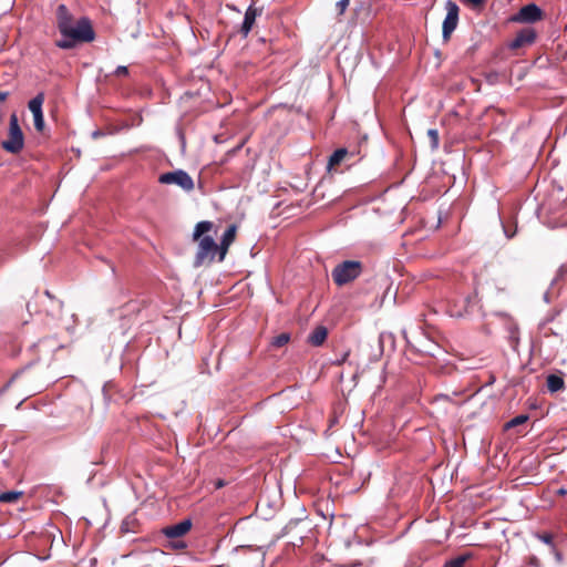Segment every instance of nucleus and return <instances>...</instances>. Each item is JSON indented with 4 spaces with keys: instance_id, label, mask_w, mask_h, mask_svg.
I'll return each mask as SVG.
<instances>
[{
    "instance_id": "obj_1",
    "label": "nucleus",
    "mask_w": 567,
    "mask_h": 567,
    "mask_svg": "<svg viewBox=\"0 0 567 567\" xmlns=\"http://www.w3.org/2000/svg\"><path fill=\"white\" fill-rule=\"evenodd\" d=\"M59 32L62 39L56 40L55 45L62 50H71L78 43H89L95 39L92 22L86 17L76 20L75 25L72 28H69L65 21L59 23Z\"/></svg>"
},
{
    "instance_id": "obj_2",
    "label": "nucleus",
    "mask_w": 567,
    "mask_h": 567,
    "mask_svg": "<svg viewBox=\"0 0 567 567\" xmlns=\"http://www.w3.org/2000/svg\"><path fill=\"white\" fill-rule=\"evenodd\" d=\"M192 520L189 518L183 519L177 524L166 526L162 529V534L168 539V547L175 550L186 548V543L182 539L192 528Z\"/></svg>"
},
{
    "instance_id": "obj_3",
    "label": "nucleus",
    "mask_w": 567,
    "mask_h": 567,
    "mask_svg": "<svg viewBox=\"0 0 567 567\" xmlns=\"http://www.w3.org/2000/svg\"><path fill=\"white\" fill-rule=\"evenodd\" d=\"M362 272L360 261L346 260L337 265L332 270V279L337 286H344L357 279Z\"/></svg>"
},
{
    "instance_id": "obj_4",
    "label": "nucleus",
    "mask_w": 567,
    "mask_h": 567,
    "mask_svg": "<svg viewBox=\"0 0 567 567\" xmlns=\"http://www.w3.org/2000/svg\"><path fill=\"white\" fill-rule=\"evenodd\" d=\"M1 146L11 154H18L24 147V135L16 113L10 115L8 138L1 143Z\"/></svg>"
},
{
    "instance_id": "obj_5",
    "label": "nucleus",
    "mask_w": 567,
    "mask_h": 567,
    "mask_svg": "<svg viewBox=\"0 0 567 567\" xmlns=\"http://www.w3.org/2000/svg\"><path fill=\"white\" fill-rule=\"evenodd\" d=\"M219 254V245L215 243L213 237L203 236L198 244V249L195 255L194 266L200 267L206 260L212 262L216 254Z\"/></svg>"
},
{
    "instance_id": "obj_6",
    "label": "nucleus",
    "mask_w": 567,
    "mask_h": 567,
    "mask_svg": "<svg viewBox=\"0 0 567 567\" xmlns=\"http://www.w3.org/2000/svg\"><path fill=\"white\" fill-rule=\"evenodd\" d=\"M158 182L164 185L175 184L187 193L192 192L195 186L192 176L183 169L163 173L159 175Z\"/></svg>"
},
{
    "instance_id": "obj_7",
    "label": "nucleus",
    "mask_w": 567,
    "mask_h": 567,
    "mask_svg": "<svg viewBox=\"0 0 567 567\" xmlns=\"http://www.w3.org/2000/svg\"><path fill=\"white\" fill-rule=\"evenodd\" d=\"M543 17L544 12L536 3H528L512 16L509 21L517 23H535L540 21Z\"/></svg>"
},
{
    "instance_id": "obj_8",
    "label": "nucleus",
    "mask_w": 567,
    "mask_h": 567,
    "mask_svg": "<svg viewBox=\"0 0 567 567\" xmlns=\"http://www.w3.org/2000/svg\"><path fill=\"white\" fill-rule=\"evenodd\" d=\"M445 9H446V17H445V19L443 21V25H442V35H443L444 41H449L451 38V34L457 27L460 8L456 4V2H454L452 0H447V2L445 4Z\"/></svg>"
},
{
    "instance_id": "obj_9",
    "label": "nucleus",
    "mask_w": 567,
    "mask_h": 567,
    "mask_svg": "<svg viewBox=\"0 0 567 567\" xmlns=\"http://www.w3.org/2000/svg\"><path fill=\"white\" fill-rule=\"evenodd\" d=\"M535 40L536 31L533 28H524L516 34L515 39L508 43V48L511 50H517L533 44Z\"/></svg>"
},
{
    "instance_id": "obj_10",
    "label": "nucleus",
    "mask_w": 567,
    "mask_h": 567,
    "mask_svg": "<svg viewBox=\"0 0 567 567\" xmlns=\"http://www.w3.org/2000/svg\"><path fill=\"white\" fill-rule=\"evenodd\" d=\"M236 233L237 226L235 224L228 226V228L225 230L219 245V261H223L225 259L229 246L234 243L236 238Z\"/></svg>"
},
{
    "instance_id": "obj_11",
    "label": "nucleus",
    "mask_w": 567,
    "mask_h": 567,
    "mask_svg": "<svg viewBox=\"0 0 567 567\" xmlns=\"http://www.w3.org/2000/svg\"><path fill=\"white\" fill-rule=\"evenodd\" d=\"M260 14V10L255 8L254 6H249L246 10L244 21L241 24L240 32L244 37H247L248 33L251 31L252 25L255 23L256 17Z\"/></svg>"
},
{
    "instance_id": "obj_12",
    "label": "nucleus",
    "mask_w": 567,
    "mask_h": 567,
    "mask_svg": "<svg viewBox=\"0 0 567 567\" xmlns=\"http://www.w3.org/2000/svg\"><path fill=\"white\" fill-rule=\"evenodd\" d=\"M328 337V330L323 326H318L315 330L308 336V342L313 347H320L323 344Z\"/></svg>"
},
{
    "instance_id": "obj_13",
    "label": "nucleus",
    "mask_w": 567,
    "mask_h": 567,
    "mask_svg": "<svg viewBox=\"0 0 567 567\" xmlns=\"http://www.w3.org/2000/svg\"><path fill=\"white\" fill-rule=\"evenodd\" d=\"M63 21L66 22L69 28H72L75 25L74 18L72 13L69 11L68 7L65 4H59L56 8V27L59 28V23H62Z\"/></svg>"
},
{
    "instance_id": "obj_14",
    "label": "nucleus",
    "mask_w": 567,
    "mask_h": 567,
    "mask_svg": "<svg viewBox=\"0 0 567 567\" xmlns=\"http://www.w3.org/2000/svg\"><path fill=\"white\" fill-rule=\"evenodd\" d=\"M547 389L549 392L555 393L565 388L564 379L557 374H549L547 377Z\"/></svg>"
},
{
    "instance_id": "obj_15",
    "label": "nucleus",
    "mask_w": 567,
    "mask_h": 567,
    "mask_svg": "<svg viewBox=\"0 0 567 567\" xmlns=\"http://www.w3.org/2000/svg\"><path fill=\"white\" fill-rule=\"evenodd\" d=\"M43 102H44V94L42 92L38 93L32 100L29 101L28 107L33 115L43 113L42 112Z\"/></svg>"
},
{
    "instance_id": "obj_16",
    "label": "nucleus",
    "mask_w": 567,
    "mask_h": 567,
    "mask_svg": "<svg viewBox=\"0 0 567 567\" xmlns=\"http://www.w3.org/2000/svg\"><path fill=\"white\" fill-rule=\"evenodd\" d=\"M473 555L472 553H465L462 555H458L447 561L443 565V567H464L466 561L472 559Z\"/></svg>"
},
{
    "instance_id": "obj_17",
    "label": "nucleus",
    "mask_w": 567,
    "mask_h": 567,
    "mask_svg": "<svg viewBox=\"0 0 567 567\" xmlns=\"http://www.w3.org/2000/svg\"><path fill=\"white\" fill-rule=\"evenodd\" d=\"M347 154H348L347 148L341 147V148L336 150L332 153V155L329 157L328 168L331 169L332 167L339 165L344 159Z\"/></svg>"
},
{
    "instance_id": "obj_18",
    "label": "nucleus",
    "mask_w": 567,
    "mask_h": 567,
    "mask_svg": "<svg viewBox=\"0 0 567 567\" xmlns=\"http://www.w3.org/2000/svg\"><path fill=\"white\" fill-rule=\"evenodd\" d=\"M213 228V223L208 220L199 221L194 229L193 237L195 240L200 238L205 233H208Z\"/></svg>"
},
{
    "instance_id": "obj_19",
    "label": "nucleus",
    "mask_w": 567,
    "mask_h": 567,
    "mask_svg": "<svg viewBox=\"0 0 567 567\" xmlns=\"http://www.w3.org/2000/svg\"><path fill=\"white\" fill-rule=\"evenodd\" d=\"M22 495L23 493L18 491L0 493V503H16Z\"/></svg>"
},
{
    "instance_id": "obj_20",
    "label": "nucleus",
    "mask_w": 567,
    "mask_h": 567,
    "mask_svg": "<svg viewBox=\"0 0 567 567\" xmlns=\"http://www.w3.org/2000/svg\"><path fill=\"white\" fill-rule=\"evenodd\" d=\"M471 302H472L471 297L464 298V300H463L464 307L462 309L461 308L458 309L456 306H454L451 309V315L453 317H463V316L467 315L470 312L468 307H470Z\"/></svg>"
},
{
    "instance_id": "obj_21",
    "label": "nucleus",
    "mask_w": 567,
    "mask_h": 567,
    "mask_svg": "<svg viewBox=\"0 0 567 567\" xmlns=\"http://www.w3.org/2000/svg\"><path fill=\"white\" fill-rule=\"evenodd\" d=\"M508 339H509V343H511L512 348L516 350V348L518 346L519 337H518V328H517V326H515L513 323H511L508 326Z\"/></svg>"
},
{
    "instance_id": "obj_22",
    "label": "nucleus",
    "mask_w": 567,
    "mask_h": 567,
    "mask_svg": "<svg viewBox=\"0 0 567 567\" xmlns=\"http://www.w3.org/2000/svg\"><path fill=\"white\" fill-rule=\"evenodd\" d=\"M527 421H528L527 414H519V415L513 417L512 420H509L507 423H505L504 429L509 430L515 426L522 425V424L526 423Z\"/></svg>"
},
{
    "instance_id": "obj_23",
    "label": "nucleus",
    "mask_w": 567,
    "mask_h": 567,
    "mask_svg": "<svg viewBox=\"0 0 567 567\" xmlns=\"http://www.w3.org/2000/svg\"><path fill=\"white\" fill-rule=\"evenodd\" d=\"M427 137L430 140L432 150H437L439 148V143H440V137H439L437 130L430 128L427 131Z\"/></svg>"
},
{
    "instance_id": "obj_24",
    "label": "nucleus",
    "mask_w": 567,
    "mask_h": 567,
    "mask_svg": "<svg viewBox=\"0 0 567 567\" xmlns=\"http://www.w3.org/2000/svg\"><path fill=\"white\" fill-rule=\"evenodd\" d=\"M290 340V336L288 333H280L279 336L275 337L272 340V346L280 348L287 344Z\"/></svg>"
},
{
    "instance_id": "obj_25",
    "label": "nucleus",
    "mask_w": 567,
    "mask_h": 567,
    "mask_svg": "<svg viewBox=\"0 0 567 567\" xmlns=\"http://www.w3.org/2000/svg\"><path fill=\"white\" fill-rule=\"evenodd\" d=\"M34 127L38 132H42L44 128V117L43 113L33 115Z\"/></svg>"
},
{
    "instance_id": "obj_26",
    "label": "nucleus",
    "mask_w": 567,
    "mask_h": 567,
    "mask_svg": "<svg viewBox=\"0 0 567 567\" xmlns=\"http://www.w3.org/2000/svg\"><path fill=\"white\" fill-rule=\"evenodd\" d=\"M486 0H463L465 6H468L473 9H481L484 7Z\"/></svg>"
},
{
    "instance_id": "obj_27",
    "label": "nucleus",
    "mask_w": 567,
    "mask_h": 567,
    "mask_svg": "<svg viewBox=\"0 0 567 567\" xmlns=\"http://www.w3.org/2000/svg\"><path fill=\"white\" fill-rule=\"evenodd\" d=\"M567 277V261L564 262L557 270L555 281L564 280Z\"/></svg>"
},
{
    "instance_id": "obj_28",
    "label": "nucleus",
    "mask_w": 567,
    "mask_h": 567,
    "mask_svg": "<svg viewBox=\"0 0 567 567\" xmlns=\"http://www.w3.org/2000/svg\"><path fill=\"white\" fill-rule=\"evenodd\" d=\"M538 539L545 543L546 545H549L550 547H554V537L549 533L539 534Z\"/></svg>"
},
{
    "instance_id": "obj_29",
    "label": "nucleus",
    "mask_w": 567,
    "mask_h": 567,
    "mask_svg": "<svg viewBox=\"0 0 567 567\" xmlns=\"http://www.w3.org/2000/svg\"><path fill=\"white\" fill-rule=\"evenodd\" d=\"M349 1L350 0H340V1L337 2V9H338V13L340 16H342L346 12V10H347V8L349 6Z\"/></svg>"
},
{
    "instance_id": "obj_30",
    "label": "nucleus",
    "mask_w": 567,
    "mask_h": 567,
    "mask_svg": "<svg viewBox=\"0 0 567 567\" xmlns=\"http://www.w3.org/2000/svg\"><path fill=\"white\" fill-rule=\"evenodd\" d=\"M128 74V70L126 66L124 65H120L116 68L115 70V75L116 76H122V75H127Z\"/></svg>"
},
{
    "instance_id": "obj_31",
    "label": "nucleus",
    "mask_w": 567,
    "mask_h": 567,
    "mask_svg": "<svg viewBox=\"0 0 567 567\" xmlns=\"http://www.w3.org/2000/svg\"><path fill=\"white\" fill-rule=\"evenodd\" d=\"M9 93L8 92H4V91H0V101H6L7 97H8Z\"/></svg>"
},
{
    "instance_id": "obj_32",
    "label": "nucleus",
    "mask_w": 567,
    "mask_h": 567,
    "mask_svg": "<svg viewBox=\"0 0 567 567\" xmlns=\"http://www.w3.org/2000/svg\"><path fill=\"white\" fill-rule=\"evenodd\" d=\"M348 357H349V353H348V352H347V353H344V354H343V357H342V358H340V360H338V361H337V364H341V363H343V362L347 360V358H348Z\"/></svg>"
},
{
    "instance_id": "obj_33",
    "label": "nucleus",
    "mask_w": 567,
    "mask_h": 567,
    "mask_svg": "<svg viewBox=\"0 0 567 567\" xmlns=\"http://www.w3.org/2000/svg\"><path fill=\"white\" fill-rule=\"evenodd\" d=\"M557 494H558V495H561V496L567 495V489H566V488H564V487H561V488H559V489L557 491Z\"/></svg>"
},
{
    "instance_id": "obj_34",
    "label": "nucleus",
    "mask_w": 567,
    "mask_h": 567,
    "mask_svg": "<svg viewBox=\"0 0 567 567\" xmlns=\"http://www.w3.org/2000/svg\"><path fill=\"white\" fill-rule=\"evenodd\" d=\"M224 485H225V483H224L221 480H219V481L216 483V487H217V488H220V487H223Z\"/></svg>"
},
{
    "instance_id": "obj_35",
    "label": "nucleus",
    "mask_w": 567,
    "mask_h": 567,
    "mask_svg": "<svg viewBox=\"0 0 567 567\" xmlns=\"http://www.w3.org/2000/svg\"><path fill=\"white\" fill-rule=\"evenodd\" d=\"M45 296L52 300H54V297L51 295V292L49 290H45Z\"/></svg>"
},
{
    "instance_id": "obj_36",
    "label": "nucleus",
    "mask_w": 567,
    "mask_h": 567,
    "mask_svg": "<svg viewBox=\"0 0 567 567\" xmlns=\"http://www.w3.org/2000/svg\"><path fill=\"white\" fill-rule=\"evenodd\" d=\"M359 565H361V564L360 563H353V564H351L349 566H343V567H354V566H359Z\"/></svg>"
},
{
    "instance_id": "obj_37",
    "label": "nucleus",
    "mask_w": 567,
    "mask_h": 567,
    "mask_svg": "<svg viewBox=\"0 0 567 567\" xmlns=\"http://www.w3.org/2000/svg\"><path fill=\"white\" fill-rule=\"evenodd\" d=\"M505 233H506V236H507L508 238H512V237L514 236V233L508 234L506 229H505Z\"/></svg>"
},
{
    "instance_id": "obj_38",
    "label": "nucleus",
    "mask_w": 567,
    "mask_h": 567,
    "mask_svg": "<svg viewBox=\"0 0 567 567\" xmlns=\"http://www.w3.org/2000/svg\"><path fill=\"white\" fill-rule=\"evenodd\" d=\"M56 302H58L59 307H60V308H62L63 302H62V301H59V300H58Z\"/></svg>"
}]
</instances>
